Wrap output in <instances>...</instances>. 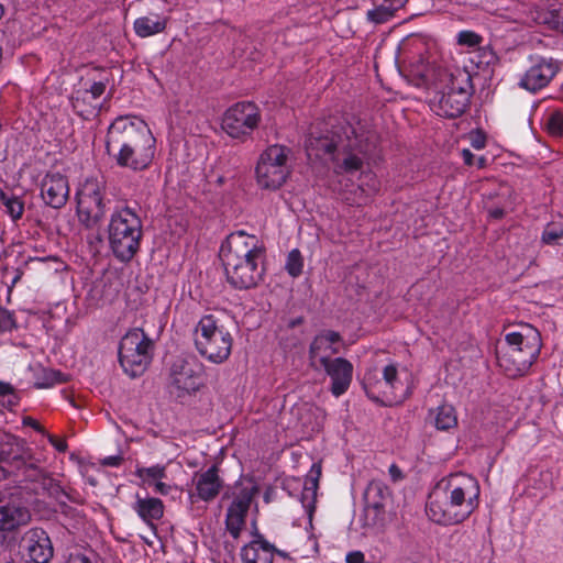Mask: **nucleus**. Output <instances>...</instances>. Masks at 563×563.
I'll use <instances>...</instances> for the list:
<instances>
[{
	"label": "nucleus",
	"mask_w": 563,
	"mask_h": 563,
	"mask_svg": "<svg viewBox=\"0 0 563 563\" xmlns=\"http://www.w3.org/2000/svg\"><path fill=\"white\" fill-rule=\"evenodd\" d=\"M274 554V547L262 539L251 541L241 551L243 563H273Z\"/></svg>",
	"instance_id": "28"
},
{
	"label": "nucleus",
	"mask_w": 563,
	"mask_h": 563,
	"mask_svg": "<svg viewBox=\"0 0 563 563\" xmlns=\"http://www.w3.org/2000/svg\"><path fill=\"white\" fill-rule=\"evenodd\" d=\"M258 493L257 485L252 479H243L234 486L233 500L227 512V529L233 538H239L250 505Z\"/></svg>",
	"instance_id": "17"
},
{
	"label": "nucleus",
	"mask_w": 563,
	"mask_h": 563,
	"mask_svg": "<svg viewBox=\"0 0 563 563\" xmlns=\"http://www.w3.org/2000/svg\"><path fill=\"white\" fill-rule=\"evenodd\" d=\"M388 473L394 482L400 481L402 478V472L396 464H391L389 466Z\"/></svg>",
	"instance_id": "52"
},
{
	"label": "nucleus",
	"mask_w": 563,
	"mask_h": 563,
	"mask_svg": "<svg viewBox=\"0 0 563 563\" xmlns=\"http://www.w3.org/2000/svg\"><path fill=\"white\" fill-rule=\"evenodd\" d=\"M20 276L19 275H14L12 277V285H14L18 280H19Z\"/></svg>",
	"instance_id": "57"
},
{
	"label": "nucleus",
	"mask_w": 563,
	"mask_h": 563,
	"mask_svg": "<svg viewBox=\"0 0 563 563\" xmlns=\"http://www.w3.org/2000/svg\"><path fill=\"white\" fill-rule=\"evenodd\" d=\"M142 238V221L129 207L117 209L109 224V242L114 255L129 261L137 252Z\"/></svg>",
	"instance_id": "8"
},
{
	"label": "nucleus",
	"mask_w": 563,
	"mask_h": 563,
	"mask_svg": "<svg viewBox=\"0 0 563 563\" xmlns=\"http://www.w3.org/2000/svg\"><path fill=\"white\" fill-rule=\"evenodd\" d=\"M303 260L299 250H291L287 256L285 268L291 277H298L302 273Z\"/></svg>",
	"instance_id": "39"
},
{
	"label": "nucleus",
	"mask_w": 563,
	"mask_h": 563,
	"mask_svg": "<svg viewBox=\"0 0 563 563\" xmlns=\"http://www.w3.org/2000/svg\"><path fill=\"white\" fill-rule=\"evenodd\" d=\"M48 441L59 452H65L67 450V443L63 439H57L54 435H48Z\"/></svg>",
	"instance_id": "49"
},
{
	"label": "nucleus",
	"mask_w": 563,
	"mask_h": 563,
	"mask_svg": "<svg viewBox=\"0 0 563 563\" xmlns=\"http://www.w3.org/2000/svg\"><path fill=\"white\" fill-rule=\"evenodd\" d=\"M530 66L520 78L519 86L527 91L537 92L545 88L560 70V64L553 58L540 55L530 56Z\"/></svg>",
	"instance_id": "18"
},
{
	"label": "nucleus",
	"mask_w": 563,
	"mask_h": 563,
	"mask_svg": "<svg viewBox=\"0 0 563 563\" xmlns=\"http://www.w3.org/2000/svg\"><path fill=\"white\" fill-rule=\"evenodd\" d=\"M66 563H93V561L81 552H73L68 555Z\"/></svg>",
	"instance_id": "46"
},
{
	"label": "nucleus",
	"mask_w": 563,
	"mask_h": 563,
	"mask_svg": "<svg viewBox=\"0 0 563 563\" xmlns=\"http://www.w3.org/2000/svg\"><path fill=\"white\" fill-rule=\"evenodd\" d=\"M492 216L495 218H500L503 216V211L499 209L494 210V211H492Z\"/></svg>",
	"instance_id": "56"
},
{
	"label": "nucleus",
	"mask_w": 563,
	"mask_h": 563,
	"mask_svg": "<svg viewBox=\"0 0 563 563\" xmlns=\"http://www.w3.org/2000/svg\"><path fill=\"white\" fill-rule=\"evenodd\" d=\"M408 0H372L373 8L366 12V19L373 24H383L395 16Z\"/></svg>",
	"instance_id": "27"
},
{
	"label": "nucleus",
	"mask_w": 563,
	"mask_h": 563,
	"mask_svg": "<svg viewBox=\"0 0 563 563\" xmlns=\"http://www.w3.org/2000/svg\"><path fill=\"white\" fill-rule=\"evenodd\" d=\"M152 486H154V490L161 495H168L172 490V486L163 483L162 479L155 482Z\"/></svg>",
	"instance_id": "50"
},
{
	"label": "nucleus",
	"mask_w": 563,
	"mask_h": 563,
	"mask_svg": "<svg viewBox=\"0 0 563 563\" xmlns=\"http://www.w3.org/2000/svg\"><path fill=\"white\" fill-rule=\"evenodd\" d=\"M481 486L466 473L443 477L430 493L426 507L428 518L441 526L464 522L478 508Z\"/></svg>",
	"instance_id": "2"
},
{
	"label": "nucleus",
	"mask_w": 563,
	"mask_h": 563,
	"mask_svg": "<svg viewBox=\"0 0 563 563\" xmlns=\"http://www.w3.org/2000/svg\"><path fill=\"white\" fill-rule=\"evenodd\" d=\"M391 492L382 481L373 479L364 492L363 527L371 532H384L396 519Z\"/></svg>",
	"instance_id": "9"
},
{
	"label": "nucleus",
	"mask_w": 563,
	"mask_h": 563,
	"mask_svg": "<svg viewBox=\"0 0 563 563\" xmlns=\"http://www.w3.org/2000/svg\"><path fill=\"white\" fill-rule=\"evenodd\" d=\"M457 42L462 45L474 47L481 43V36L471 31H462L457 35Z\"/></svg>",
	"instance_id": "43"
},
{
	"label": "nucleus",
	"mask_w": 563,
	"mask_h": 563,
	"mask_svg": "<svg viewBox=\"0 0 563 563\" xmlns=\"http://www.w3.org/2000/svg\"><path fill=\"white\" fill-rule=\"evenodd\" d=\"M461 155L466 165L472 166L475 164V157L470 150H467V148L462 150Z\"/></svg>",
	"instance_id": "53"
},
{
	"label": "nucleus",
	"mask_w": 563,
	"mask_h": 563,
	"mask_svg": "<svg viewBox=\"0 0 563 563\" xmlns=\"http://www.w3.org/2000/svg\"><path fill=\"white\" fill-rule=\"evenodd\" d=\"M122 463L120 455L107 456L102 460V464L106 466L118 467Z\"/></svg>",
	"instance_id": "51"
},
{
	"label": "nucleus",
	"mask_w": 563,
	"mask_h": 563,
	"mask_svg": "<svg viewBox=\"0 0 563 563\" xmlns=\"http://www.w3.org/2000/svg\"><path fill=\"white\" fill-rule=\"evenodd\" d=\"M434 424L439 430H449L456 427L457 417L453 406L444 404L437 408Z\"/></svg>",
	"instance_id": "33"
},
{
	"label": "nucleus",
	"mask_w": 563,
	"mask_h": 563,
	"mask_svg": "<svg viewBox=\"0 0 563 563\" xmlns=\"http://www.w3.org/2000/svg\"><path fill=\"white\" fill-rule=\"evenodd\" d=\"M30 519L29 510L21 504L13 503L2 506V532L26 525Z\"/></svg>",
	"instance_id": "30"
},
{
	"label": "nucleus",
	"mask_w": 563,
	"mask_h": 563,
	"mask_svg": "<svg viewBox=\"0 0 563 563\" xmlns=\"http://www.w3.org/2000/svg\"><path fill=\"white\" fill-rule=\"evenodd\" d=\"M107 85L103 81H95L87 90L88 93L91 95L92 99H98L106 91Z\"/></svg>",
	"instance_id": "44"
},
{
	"label": "nucleus",
	"mask_w": 563,
	"mask_h": 563,
	"mask_svg": "<svg viewBox=\"0 0 563 563\" xmlns=\"http://www.w3.org/2000/svg\"><path fill=\"white\" fill-rule=\"evenodd\" d=\"M537 24H543L550 30L563 32V5L540 9Z\"/></svg>",
	"instance_id": "32"
},
{
	"label": "nucleus",
	"mask_w": 563,
	"mask_h": 563,
	"mask_svg": "<svg viewBox=\"0 0 563 563\" xmlns=\"http://www.w3.org/2000/svg\"><path fill=\"white\" fill-rule=\"evenodd\" d=\"M154 342L140 328L129 330L119 344V361L131 377L144 373L152 361Z\"/></svg>",
	"instance_id": "11"
},
{
	"label": "nucleus",
	"mask_w": 563,
	"mask_h": 563,
	"mask_svg": "<svg viewBox=\"0 0 563 563\" xmlns=\"http://www.w3.org/2000/svg\"><path fill=\"white\" fill-rule=\"evenodd\" d=\"M427 49L426 40L418 34H410L405 37L398 45L397 59L412 67V71L427 80L434 73L432 69H442L445 65H438L426 59Z\"/></svg>",
	"instance_id": "16"
},
{
	"label": "nucleus",
	"mask_w": 563,
	"mask_h": 563,
	"mask_svg": "<svg viewBox=\"0 0 563 563\" xmlns=\"http://www.w3.org/2000/svg\"><path fill=\"white\" fill-rule=\"evenodd\" d=\"M203 366L195 358L176 360L169 372V389L177 397L191 395L202 385Z\"/></svg>",
	"instance_id": "14"
},
{
	"label": "nucleus",
	"mask_w": 563,
	"mask_h": 563,
	"mask_svg": "<svg viewBox=\"0 0 563 563\" xmlns=\"http://www.w3.org/2000/svg\"><path fill=\"white\" fill-rule=\"evenodd\" d=\"M168 24V16L150 13L134 20L133 30L139 37L145 38L163 33Z\"/></svg>",
	"instance_id": "29"
},
{
	"label": "nucleus",
	"mask_w": 563,
	"mask_h": 563,
	"mask_svg": "<svg viewBox=\"0 0 563 563\" xmlns=\"http://www.w3.org/2000/svg\"><path fill=\"white\" fill-rule=\"evenodd\" d=\"M102 184L97 179H87L76 194L77 216L86 228L98 225L106 214Z\"/></svg>",
	"instance_id": "13"
},
{
	"label": "nucleus",
	"mask_w": 563,
	"mask_h": 563,
	"mask_svg": "<svg viewBox=\"0 0 563 563\" xmlns=\"http://www.w3.org/2000/svg\"><path fill=\"white\" fill-rule=\"evenodd\" d=\"M362 186H353L351 189L342 191V198L351 206H364L369 201L366 192L361 194Z\"/></svg>",
	"instance_id": "38"
},
{
	"label": "nucleus",
	"mask_w": 563,
	"mask_h": 563,
	"mask_svg": "<svg viewBox=\"0 0 563 563\" xmlns=\"http://www.w3.org/2000/svg\"><path fill=\"white\" fill-rule=\"evenodd\" d=\"M340 341V334L332 330H323L316 335L309 347L310 366L320 371L322 366L330 363L333 360L332 355L340 352L336 346Z\"/></svg>",
	"instance_id": "19"
},
{
	"label": "nucleus",
	"mask_w": 563,
	"mask_h": 563,
	"mask_svg": "<svg viewBox=\"0 0 563 563\" xmlns=\"http://www.w3.org/2000/svg\"><path fill=\"white\" fill-rule=\"evenodd\" d=\"M365 555L361 551H352L346 554V563H364Z\"/></svg>",
	"instance_id": "48"
},
{
	"label": "nucleus",
	"mask_w": 563,
	"mask_h": 563,
	"mask_svg": "<svg viewBox=\"0 0 563 563\" xmlns=\"http://www.w3.org/2000/svg\"><path fill=\"white\" fill-rule=\"evenodd\" d=\"M19 397L13 393L12 387L9 384L2 383V407L5 406L9 409L16 406Z\"/></svg>",
	"instance_id": "42"
},
{
	"label": "nucleus",
	"mask_w": 563,
	"mask_h": 563,
	"mask_svg": "<svg viewBox=\"0 0 563 563\" xmlns=\"http://www.w3.org/2000/svg\"><path fill=\"white\" fill-rule=\"evenodd\" d=\"M43 201L55 209L62 208L69 197V184L60 173H47L41 181Z\"/></svg>",
	"instance_id": "22"
},
{
	"label": "nucleus",
	"mask_w": 563,
	"mask_h": 563,
	"mask_svg": "<svg viewBox=\"0 0 563 563\" xmlns=\"http://www.w3.org/2000/svg\"><path fill=\"white\" fill-rule=\"evenodd\" d=\"M11 463L18 470L27 466L35 468L38 459H34L25 442L10 433H2V463Z\"/></svg>",
	"instance_id": "21"
},
{
	"label": "nucleus",
	"mask_w": 563,
	"mask_h": 563,
	"mask_svg": "<svg viewBox=\"0 0 563 563\" xmlns=\"http://www.w3.org/2000/svg\"><path fill=\"white\" fill-rule=\"evenodd\" d=\"M376 146V135L361 122L340 121L310 132L306 151L310 158L330 161L336 172L362 168Z\"/></svg>",
	"instance_id": "1"
},
{
	"label": "nucleus",
	"mask_w": 563,
	"mask_h": 563,
	"mask_svg": "<svg viewBox=\"0 0 563 563\" xmlns=\"http://www.w3.org/2000/svg\"><path fill=\"white\" fill-rule=\"evenodd\" d=\"M291 150L285 145L274 144L260 155L255 175L262 189L277 190L291 175Z\"/></svg>",
	"instance_id": "10"
},
{
	"label": "nucleus",
	"mask_w": 563,
	"mask_h": 563,
	"mask_svg": "<svg viewBox=\"0 0 563 563\" xmlns=\"http://www.w3.org/2000/svg\"><path fill=\"white\" fill-rule=\"evenodd\" d=\"M20 548L33 563H47L54 554L47 532L41 528L30 529L21 539Z\"/></svg>",
	"instance_id": "20"
},
{
	"label": "nucleus",
	"mask_w": 563,
	"mask_h": 563,
	"mask_svg": "<svg viewBox=\"0 0 563 563\" xmlns=\"http://www.w3.org/2000/svg\"><path fill=\"white\" fill-rule=\"evenodd\" d=\"M260 121V111L254 103L238 102L224 112L221 125L229 136L243 140L251 135Z\"/></svg>",
	"instance_id": "15"
},
{
	"label": "nucleus",
	"mask_w": 563,
	"mask_h": 563,
	"mask_svg": "<svg viewBox=\"0 0 563 563\" xmlns=\"http://www.w3.org/2000/svg\"><path fill=\"white\" fill-rule=\"evenodd\" d=\"M470 142H471V145L475 150H482L486 145V137H485L484 134H482L479 132L471 133L470 134Z\"/></svg>",
	"instance_id": "45"
},
{
	"label": "nucleus",
	"mask_w": 563,
	"mask_h": 563,
	"mask_svg": "<svg viewBox=\"0 0 563 563\" xmlns=\"http://www.w3.org/2000/svg\"><path fill=\"white\" fill-rule=\"evenodd\" d=\"M475 164H476L479 168H482V167H484V166H485V164H486V158H485L484 156H481V157H478V158H477V161L475 162Z\"/></svg>",
	"instance_id": "55"
},
{
	"label": "nucleus",
	"mask_w": 563,
	"mask_h": 563,
	"mask_svg": "<svg viewBox=\"0 0 563 563\" xmlns=\"http://www.w3.org/2000/svg\"><path fill=\"white\" fill-rule=\"evenodd\" d=\"M8 275V271L5 269L4 272H2V276H7Z\"/></svg>",
	"instance_id": "59"
},
{
	"label": "nucleus",
	"mask_w": 563,
	"mask_h": 563,
	"mask_svg": "<svg viewBox=\"0 0 563 563\" xmlns=\"http://www.w3.org/2000/svg\"><path fill=\"white\" fill-rule=\"evenodd\" d=\"M320 477L321 465L319 463H313L303 479L302 490L300 494V503L310 520L314 512Z\"/></svg>",
	"instance_id": "25"
},
{
	"label": "nucleus",
	"mask_w": 563,
	"mask_h": 563,
	"mask_svg": "<svg viewBox=\"0 0 563 563\" xmlns=\"http://www.w3.org/2000/svg\"><path fill=\"white\" fill-rule=\"evenodd\" d=\"M136 476L146 485L152 486L155 482L166 477V467L156 464L150 467H141L136 470Z\"/></svg>",
	"instance_id": "36"
},
{
	"label": "nucleus",
	"mask_w": 563,
	"mask_h": 563,
	"mask_svg": "<svg viewBox=\"0 0 563 563\" xmlns=\"http://www.w3.org/2000/svg\"><path fill=\"white\" fill-rule=\"evenodd\" d=\"M363 386L369 398L386 405L400 402L405 397L398 394L404 388L395 364H388L382 371L375 368L366 372Z\"/></svg>",
	"instance_id": "12"
},
{
	"label": "nucleus",
	"mask_w": 563,
	"mask_h": 563,
	"mask_svg": "<svg viewBox=\"0 0 563 563\" xmlns=\"http://www.w3.org/2000/svg\"><path fill=\"white\" fill-rule=\"evenodd\" d=\"M133 509L146 523H152L154 520L161 519L164 514L162 500L153 497L141 498L137 496Z\"/></svg>",
	"instance_id": "31"
},
{
	"label": "nucleus",
	"mask_w": 563,
	"mask_h": 563,
	"mask_svg": "<svg viewBox=\"0 0 563 563\" xmlns=\"http://www.w3.org/2000/svg\"><path fill=\"white\" fill-rule=\"evenodd\" d=\"M541 241L547 245H563V228L555 223L548 224L542 232Z\"/></svg>",
	"instance_id": "37"
},
{
	"label": "nucleus",
	"mask_w": 563,
	"mask_h": 563,
	"mask_svg": "<svg viewBox=\"0 0 563 563\" xmlns=\"http://www.w3.org/2000/svg\"><path fill=\"white\" fill-rule=\"evenodd\" d=\"M2 206L4 212L11 218L13 222H16L24 213V201L19 196L8 197L2 192Z\"/></svg>",
	"instance_id": "35"
},
{
	"label": "nucleus",
	"mask_w": 563,
	"mask_h": 563,
	"mask_svg": "<svg viewBox=\"0 0 563 563\" xmlns=\"http://www.w3.org/2000/svg\"><path fill=\"white\" fill-rule=\"evenodd\" d=\"M34 262L35 263H43V258H36Z\"/></svg>",
	"instance_id": "58"
},
{
	"label": "nucleus",
	"mask_w": 563,
	"mask_h": 563,
	"mask_svg": "<svg viewBox=\"0 0 563 563\" xmlns=\"http://www.w3.org/2000/svg\"><path fill=\"white\" fill-rule=\"evenodd\" d=\"M156 140L148 125L136 117H119L108 129L106 150L121 167L142 170L155 156Z\"/></svg>",
	"instance_id": "3"
},
{
	"label": "nucleus",
	"mask_w": 563,
	"mask_h": 563,
	"mask_svg": "<svg viewBox=\"0 0 563 563\" xmlns=\"http://www.w3.org/2000/svg\"><path fill=\"white\" fill-rule=\"evenodd\" d=\"M13 328H15L13 314L2 309V331L12 330Z\"/></svg>",
	"instance_id": "47"
},
{
	"label": "nucleus",
	"mask_w": 563,
	"mask_h": 563,
	"mask_svg": "<svg viewBox=\"0 0 563 563\" xmlns=\"http://www.w3.org/2000/svg\"><path fill=\"white\" fill-rule=\"evenodd\" d=\"M434 96L430 100L432 111L443 118H457L467 108L473 92L471 74L461 66L450 64L432 69Z\"/></svg>",
	"instance_id": "5"
},
{
	"label": "nucleus",
	"mask_w": 563,
	"mask_h": 563,
	"mask_svg": "<svg viewBox=\"0 0 563 563\" xmlns=\"http://www.w3.org/2000/svg\"><path fill=\"white\" fill-rule=\"evenodd\" d=\"M265 250L260 240L244 231L231 233L222 243L220 257L231 285L247 289L262 279Z\"/></svg>",
	"instance_id": "4"
},
{
	"label": "nucleus",
	"mask_w": 563,
	"mask_h": 563,
	"mask_svg": "<svg viewBox=\"0 0 563 563\" xmlns=\"http://www.w3.org/2000/svg\"><path fill=\"white\" fill-rule=\"evenodd\" d=\"M330 377V390L333 396L340 397L349 389L353 378V364L343 357H335L321 367Z\"/></svg>",
	"instance_id": "23"
},
{
	"label": "nucleus",
	"mask_w": 563,
	"mask_h": 563,
	"mask_svg": "<svg viewBox=\"0 0 563 563\" xmlns=\"http://www.w3.org/2000/svg\"><path fill=\"white\" fill-rule=\"evenodd\" d=\"M195 485L197 497L201 500L209 501L217 497L222 483L219 478L217 468L213 466L197 475Z\"/></svg>",
	"instance_id": "26"
},
{
	"label": "nucleus",
	"mask_w": 563,
	"mask_h": 563,
	"mask_svg": "<svg viewBox=\"0 0 563 563\" xmlns=\"http://www.w3.org/2000/svg\"><path fill=\"white\" fill-rule=\"evenodd\" d=\"M361 194L366 192L371 199L379 190V181L372 173H363L360 178Z\"/></svg>",
	"instance_id": "40"
},
{
	"label": "nucleus",
	"mask_w": 563,
	"mask_h": 563,
	"mask_svg": "<svg viewBox=\"0 0 563 563\" xmlns=\"http://www.w3.org/2000/svg\"><path fill=\"white\" fill-rule=\"evenodd\" d=\"M194 342L203 358L213 364H222L231 355L233 339L218 318L206 314L195 327Z\"/></svg>",
	"instance_id": "7"
},
{
	"label": "nucleus",
	"mask_w": 563,
	"mask_h": 563,
	"mask_svg": "<svg viewBox=\"0 0 563 563\" xmlns=\"http://www.w3.org/2000/svg\"><path fill=\"white\" fill-rule=\"evenodd\" d=\"M498 11H500L501 16L512 22L530 25L532 23H537L540 9L533 7L531 3L510 0L499 7Z\"/></svg>",
	"instance_id": "24"
},
{
	"label": "nucleus",
	"mask_w": 563,
	"mask_h": 563,
	"mask_svg": "<svg viewBox=\"0 0 563 563\" xmlns=\"http://www.w3.org/2000/svg\"><path fill=\"white\" fill-rule=\"evenodd\" d=\"M542 125L549 135L561 137L563 135V113L558 109L548 111L543 115Z\"/></svg>",
	"instance_id": "34"
},
{
	"label": "nucleus",
	"mask_w": 563,
	"mask_h": 563,
	"mask_svg": "<svg viewBox=\"0 0 563 563\" xmlns=\"http://www.w3.org/2000/svg\"><path fill=\"white\" fill-rule=\"evenodd\" d=\"M506 350L498 356L499 366L510 377L525 375L537 361L541 347V334L531 324H520L505 335Z\"/></svg>",
	"instance_id": "6"
},
{
	"label": "nucleus",
	"mask_w": 563,
	"mask_h": 563,
	"mask_svg": "<svg viewBox=\"0 0 563 563\" xmlns=\"http://www.w3.org/2000/svg\"><path fill=\"white\" fill-rule=\"evenodd\" d=\"M23 424L30 426L37 432L44 433V429L40 426V423L36 420L32 419L31 417H24Z\"/></svg>",
	"instance_id": "54"
},
{
	"label": "nucleus",
	"mask_w": 563,
	"mask_h": 563,
	"mask_svg": "<svg viewBox=\"0 0 563 563\" xmlns=\"http://www.w3.org/2000/svg\"><path fill=\"white\" fill-rule=\"evenodd\" d=\"M64 382V375L54 369H45L43 380H38L35 383L37 388H51L56 384Z\"/></svg>",
	"instance_id": "41"
}]
</instances>
